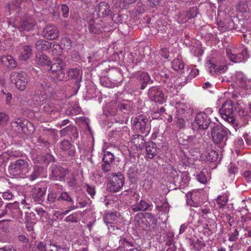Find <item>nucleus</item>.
Listing matches in <instances>:
<instances>
[{"mask_svg": "<svg viewBox=\"0 0 251 251\" xmlns=\"http://www.w3.org/2000/svg\"><path fill=\"white\" fill-rule=\"evenodd\" d=\"M230 79L232 86L241 97L251 94V79H248L242 72H236Z\"/></svg>", "mask_w": 251, "mask_h": 251, "instance_id": "nucleus-1", "label": "nucleus"}, {"mask_svg": "<svg viewBox=\"0 0 251 251\" xmlns=\"http://www.w3.org/2000/svg\"><path fill=\"white\" fill-rule=\"evenodd\" d=\"M235 110L234 103L229 100H226L219 109V113L222 118L229 123L236 130V127L238 126L237 122L234 117L233 112Z\"/></svg>", "mask_w": 251, "mask_h": 251, "instance_id": "nucleus-2", "label": "nucleus"}, {"mask_svg": "<svg viewBox=\"0 0 251 251\" xmlns=\"http://www.w3.org/2000/svg\"><path fill=\"white\" fill-rule=\"evenodd\" d=\"M29 162V160L19 159L11 163L8 169L9 174L14 176L25 177L30 168Z\"/></svg>", "mask_w": 251, "mask_h": 251, "instance_id": "nucleus-3", "label": "nucleus"}, {"mask_svg": "<svg viewBox=\"0 0 251 251\" xmlns=\"http://www.w3.org/2000/svg\"><path fill=\"white\" fill-rule=\"evenodd\" d=\"M10 81L15 84L17 89L25 90L29 82V77L23 71L13 72L10 75Z\"/></svg>", "mask_w": 251, "mask_h": 251, "instance_id": "nucleus-4", "label": "nucleus"}, {"mask_svg": "<svg viewBox=\"0 0 251 251\" xmlns=\"http://www.w3.org/2000/svg\"><path fill=\"white\" fill-rule=\"evenodd\" d=\"M226 52L227 58L235 63H240L249 57L246 50L242 51L241 53L240 49L232 46L228 47Z\"/></svg>", "mask_w": 251, "mask_h": 251, "instance_id": "nucleus-5", "label": "nucleus"}, {"mask_svg": "<svg viewBox=\"0 0 251 251\" xmlns=\"http://www.w3.org/2000/svg\"><path fill=\"white\" fill-rule=\"evenodd\" d=\"M176 124L181 127H183L188 120V116L190 112L189 108L183 103L176 102Z\"/></svg>", "mask_w": 251, "mask_h": 251, "instance_id": "nucleus-6", "label": "nucleus"}, {"mask_svg": "<svg viewBox=\"0 0 251 251\" xmlns=\"http://www.w3.org/2000/svg\"><path fill=\"white\" fill-rule=\"evenodd\" d=\"M65 66V63L60 59L55 60L50 66L51 72L56 73V77L59 81L67 80V76L64 71Z\"/></svg>", "mask_w": 251, "mask_h": 251, "instance_id": "nucleus-7", "label": "nucleus"}, {"mask_svg": "<svg viewBox=\"0 0 251 251\" xmlns=\"http://www.w3.org/2000/svg\"><path fill=\"white\" fill-rule=\"evenodd\" d=\"M212 139L215 143L224 146L227 140V132L225 129L221 126H215L212 130Z\"/></svg>", "mask_w": 251, "mask_h": 251, "instance_id": "nucleus-8", "label": "nucleus"}, {"mask_svg": "<svg viewBox=\"0 0 251 251\" xmlns=\"http://www.w3.org/2000/svg\"><path fill=\"white\" fill-rule=\"evenodd\" d=\"M148 119L146 116L140 115L132 120V124L137 132L148 135L150 131V127L147 126Z\"/></svg>", "mask_w": 251, "mask_h": 251, "instance_id": "nucleus-9", "label": "nucleus"}, {"mask_svg": "<svg viewBox=\"0 0 251 251\" xmlns=\"http://www.w3.org/2000/svg\"><path fill=\"white\" fill-rule=\"evenodd\" d=\"M11 126L15 130H18L19 132L21 131L25 134H28V128H31L29 129V133L33 132L34 131V128L31 123H28L27 121L21 119H17L12 122Z\"/></svg>", "mask_w": 251, "mask_h": 251, "instance_id": "nucleus-10", "label": "nucleus"}, {"mask_svg": "<svg viewBox=\"0 0 251 251\" xmlns=\"http://www.w3.org/2000/svg\"><path fill=\"white\" fill-rule=\"evenodd\" d=\"M111 181L108 184L109 188L113 192L119 191L123 186L125 178L121 173L112 174Z\"/></svg>", "mask_w": 251, "mask_h": 251, "instance_id": "nucleus-11", "label": "nucleus"}, {"mask_svg": "<svg viewBox=\"0 0 251 251\" xmlns=\"http://www.w3.org/2000/svg\"><path fill=\"white\" fill-rule=\"evenodd\" d=\"M148 95L151 101L159 104L163 103L166 100L165 96L161 89L156 86L150 88L148 91Z\"/></svg>", "mask_w": 251, "mask_h": 251, "instance_id": "nucleus-12", "label": "nucleus"}, {"mask_svg": "<svg viewBox=\"0 0 251 251\" xmlns=\"http://www.w3.org/2000/svg\"><path fill=\"white\" fill-rule=\"evenodd\" d=\"M210 123L211 120L208 116L203 113H199L195 117L194 126L198 129H206Z\"/></svg>", "mask_w": 251, "mask_h": 251, "instance_id": "nucleus-13", "label": "nucleus"}, {"mask_svg": "<svg viewBox=\"0 0 251 251\" xmlns=\"http://www.w3.org/2000/svg\"><path fill=\"white\" fill-rule=\"evenodd\" d=\"M42 36L48 40H55L59 36V31L54 25H47L43 29Z\"/></svg>", "mask_w": 251, "mask_h": 251, "instance_id": "nucleus-14", "label": "nucleus"}, {"mask_svg": "<svg viewBox=\"0 0 251 251\" xmlns=\"http://www.w3.org/2000/svg\"><path fill=\"white\" fill-rule=\"evenodd\" d=\"M35 48L37 50L40 51H45L50 48H53V53L57 54L56 52H54V50H57L60 49V46L57 43L52 44L47 41L41 39L36 42L35 44Z\"/></svg>", "mask_w": 251, "mask_h": 251, "instance_id": "nucleus-15", "label": "nucleus"}, {"mask_svg": "<svg viewBox=\"0 0 251 251\" xmlns=\"http://www.w3.org/2000/svg\"><path fill=\"white\" fill-rule=\"evenodd\" d=\"M203 192L202 189L194 190L191 192V199L187 201V203L195 207L198 206L201 201Z\"/></svg>", "mask_w": 251, "mask_h": 251, "instance_id": "nucleus-16", "label": "nucleus"}, {"mask_svg": "<svg viewBox=\"0 0 251 251\" xmlns=\"http://www.w3.org/2000/svg\"><path fill=\"white\" fill-rule=\"evenodd\" d=\"M96 11L98 16L101 18L106 17L112 13L109 4L105 1L99 3L96 6Z\"/></svg>", "mask_w": 251, "mask_h": 251, "instance_id": "nucleus-17", "label": "nucleus"}, {"mask_svg": "<svg viewBox=\"0 0 251 251\" xmlns=\"http://www.w3.org/2000/svg\"><path fill=\"white\" fill-rule=\"evenodd\" d=\"M45 192L46 189L44 188H41L37 185L32 189L31 195L35 202H40L43 200Z\"/></svg>", "mask_w": 251, "mask_h": 251, "instance_id": "nucleus-18", "label": "nucleus"}, {"mask_svg": "<svg viewBox=\"0 0 251 251\" xmlns=\"http://www.w3.org/2000/svg\"><path fill=\"white\" fill-rule=\"evenodd\" d=\"M46 100L47 95L45 92L41 91L39 94V92L38 91L36 94L32 97L30 104L34 106H41L45 103Z\"/></svg>", "mask_w": 251, "mask_h": 251, "instance_id": "nucleus-19", "label": "nucleus"}, {"mask_svg": "<svg viewBox=\"0 0 251 251\" xmlns=\"http://www.w3.org/2000/svg\"><path fill=\"white\" fill-rule=\"evenodd\" d=\"M118 217L117 215L114 213L107 214L104 217V221L108 226L109 232H112L115 230V229H119V228L118 227L115 228V226L113 225V222L116 221Z\"/></svg>", "mask_w": 251, "mask_h": 251, "instance_id": "nucleus-20", "label": "nucleus"}, {"mask_svg": "<svg viewBox=\"0 0 251 251\" xmlns=\"http://www.w3.org/2000/svg\"><path fill=\"white\" fill-rule=\"evenodd\" d=\"M152 208V205L151 202L141 200L139 202L133 205L132 210L134 212H138L140 211H146L151 210Z\"/></svg>", "mask_w": 251, "mask_h": 251, "instance_id": "nucleus-21", "label": "nucleus"}, {"mask_svg": "<svg viewBox=\"0 0 251 251\" xmlns=\"http://www.w3.org/2000/svg\"><path fill=\"white\" fill-rule=\"evenodd\" d=\"M207 67L208 68V71L211 75L215 73H222L225 72L227 69V66L225 64L222 65H216L210 62L206 63Z\"/></svg>", "mask_w": 251, "mask_h": 251, "instance_id": "nucleus-22", "label": "nucleus"}, {"mask_svg": "<svg viewBox=\"0 0 251 251\" xmlns=\"http://www.w3.org/2000/svg\"><path fill=\"white\" fill-rule=\"evenodd\" d=\"M249 214L250 213H249ZM249 215V214H247V213L245 215H242L241 216V221L243 223V229L244 230L247 232V233H246L245 235L248 237L251 238V226H250V225L251 224V221Z\"/></svg>", "mask_w": 251, "mask_h": 251, "instance_id": "nucleus-23", "label": "nucleus"}, {"mask_svg": "<svg viewBox=\"0 0 251 251\" xmlns=\"http://www.w3.org/2000/svg\"><path fill=\"white\" fill-rule=\"evenodd\" d=\"M228 16L230 18V19L228 20L227 17L224 21H219L217 22V25L219 28H221V30H224L226 29L224 27V25H229V27L231 28V26L234 25L232 18H236V14L233 12H229Z\"/></svg>", "mask_w": 251, "mask_h": 251, "instance_id": "nucleus-24", "label": "nucleus"}, {"mask_svg": "<svg viewBox=\"0 0 251 251\" xmlns=\"http://www.w3.org/2000/svg\"><path fill=\"white\" fill-rule=\"evenodd\" d=\"M66 75L67 76V80L70 78H73L76 80V82H80L82 79V72L78 69H71L67 72Z\"/></svg>", "mask_w": 251, "mask_h": 251, "instance_id": "nucleus-25", "label": "nucleus"}, {"mask_svg": "<svg viewBox=\"0 0 251 251\" xmlns=\"http://www.w3.org/2000/svg\"><path fill=\"white\" fill-rule=\"evenodd\" d=\"M88 29L90 33L98 34L101 32L102 27L101 25L93 20H90L88 23Z\"/></svg>", "mask_w": 251, "mask_h": 251, "instance_id": "nucleus-26", "label": "nucleus"}, {"mask_svg": "<svg viewBox=\"0 0 251 251\" xmlns=\"http://www.w3.org/2000/svg\"><path fill=\"white\" fill-rule=\"evenodd\" d=\"M6 212H10L14 217L21 216L22 212L19 208V204L15 202L14 203H9L6 206Z\"/></svg>", "mask_w": 251, "mask_h": 251, "instance_id": "nucleus-27", "label": "nucleus"}, {"mask_svg": "<svg viewBox=\"0 0 251 251\" xmlns=\"http://www.w3.org/2000/svg\"><path fill=\"white\" fill-rule=\"evenodd\" d=\"M1 62L5 66L14 68L17 66V62L11 55H3L1 57Z\"/></svg>", "mask_w": 251, "mask_h": 251, "instance_id": "nucleus-28", "label": "nucleus"}, {"mask_svg": "<svg viewBox=\"0 0 251 251\" xmlns=\"http://www.w3.org/2000/svg\"><path fill=\"white\" fill-rule=\"evenodd\" d=\"M32 54V50L31 47L28 45H25L22 48L19 58L21 60H26L30 57Z\"/></svg>", "mask_w": 251, "mask_h": 251, "instance_id": "nucleus-29", "label": "nucleus"}, {"mask_svg": "<svg viewBox=\"0 0 251 251\" xmlns=\"http://www.w3.org/2000/svg\"><path fill=\"white\" fill-rule=\"evenodd\" d=\"M36 62L37 64L41 66L50 65V60L48 57L44 54L38 53L36 54Z\"/></svg>", "mask_w": 251, "mask_h": 251, "instance_id": "nucleus-30", "label": "nucleus"}, {"mask_svg": "<svg viewBox=\"0 0 251 251\" xmlns=\"http://www.w3.org/2000/svg\"><path fill=\"white\" fill-rule=\"evenodd\" d=\"M201 222L203 223V226L205 229L212 230L216 227V224L215 221L207 217V216H203V217L201 218Z\"/></svg>", "mask_w": 251, "mask_h": 251, "instance_id": "nucleus-31", "label": "nucleus"}, {"mask_svg": "<svg viewBox=\"0 0 251 251\" xmlns=\"http://www.w3.org/2000/svg\"><path fill=\"white\" fill-rule=\"evenodd\" d=\"M146 151L147 157L151 159L157 154L158 150L155 144L151 143L146 147Z\"/></svg>", "mask_w": 251, "mask_h": 251, "instance_id": "nucleus-32", "label": "nucleus"}, {"mask_svg": "<svg viewBox=\"0 0 251 251\" xmlns=\"http://www.w3.org/2000/svg\"><path fill=\"white\" fill-rule=\"evenodd\" d=\"M229 195V193L228 192H226V193L218 196L216 201L219 207L223 208L226 204L228 201Z\"/></svg>", "mask_w": 251, "mask_h": 251, "instance_id": "nucleus-33", "label": "nucleus"}, {"mask_svg": "<svg viewBox=\"0 0 251 251\" xmlns=\"http://www.w3.org/2000/svg\"><path fill=\"white\" fill-rule=\"evenodd\" d=\"M119 103H117L116 101H113L108 103L104 108L107 110L110 115L114 116L116 114L118 109L119 108Z\"/></svg>", "mask_w": 251, "mask_h": 251, "instance_id": "nucleus-34", "label": "nucleus"}, {"mask_svg": "<svg viewBox=\"0 0 251 251\" xmlns=\"http://www.w3.org/2000/svg\"><path fill=\"white\" fill-rule=\"evenodd\" d=\"M68 248H62L50 242H46V251H68Z\"/></svg>", "mask_w": 251, "mask_h": 251, "instance_id": "nucleus-35", "label": "nucleus"}, {"mask_svg": "<svg viewBox=\"0 0 251 251\" xmlns=\"http://www.w3.org/2000/svg\"><path fill=\"white\" fill-rule=\"evenodd\" d=\"M139 78L140 79V82L142 83L141 89H145L148 83L151 80V77L149 74L146 72H142L140 74Z\"/></svg>", "mask_w": 251, "mask_h": 251, "instance_id": "nucleus-36", "label": "nucleus"}, {"mask_svg": "<svg viewBox=\"0 0 251 251\" xmlns=\"http://www.w3.org/2000/svg\"><path fill=\"white\" fill-rule=\"evenodd\" d=\"M201 137V135L198 134L194 136H188L186 140L190 146H196L200 143Z\"/></svg>", "mask_w": 251, "mask_h": 251, "instance_id": "nucleus-37", "label": "nucleus"}, {"mask_svg": "<svg viewBox=\"0 0 251 251\" xmlns=\"http://www.w3.org/2000/svg\"><path fill=\"white\" fill-rule=\"evenodd\" d=\"M172 67L174 70L176 71H178L179 70H182L184 68V64L181 60L180 59H175L172 63Z\"/></svg>", "mask_w": 251, "mask_h": 251, "instance_id": "nucleus-38", "label": "nucleus"}, {"mask_svg": "<svg viewBox=\"0 0 251 251\" xmlns=\"http://www.w3.org/2000/svg\"><path fill=\"white\" fill-rule=\"evenodd\" d=\"M132 245L130 242L127 241L125 238L121 237L119 240V249H123L124 251L128 250Z\"/></svg>", "mask_w": 251, "mask_h": 251, "instance_id": "nucleus-39", "label": "nucleus"}, {"mask_svg": "<svg viewBox=\"0 0 251 251\" xmlns=\"http://www.w3.org/2000/svg\"><path fill=\"white\" fill-rule=\"evenodd\" d=\"M34 25L35 24L33 22L23 21L21 24V29L23 31H29L33 28Z\"/></svg>", "mask_w": 251, "mask_h": 251, "instance_id": "nucleus-40", "label": "nucleus"}, {"mask_svg": "<svg viewBox=\"0 0 251 251\" xmlns=\"http://www.w3.org/2000/svg\"><path fill=\"white\" fill-rule=\"evenodd\" d=\"M119 104V108L121 110H126V111H131L132 110L133 107V103L130 101H124Z\"/></svg>", "mask_w": 251, "mask_h": 251, "instance_id": "nucleus-41", "label": "nucleus"}, {"mask_svg": "<svg viewBox=\"0 0 251 251\" xmlns=\"http://www.w3.org/2000/svg\"><path fill=\"white\" fill-rule=\"evenodd\" d=\"M43 170V168L39 165L35 166L33 168V171L30 176V179L34 180L37 178L40 175V173Z\"/></svg>", "mask_w": 251, "mask_h": 251, "instance_id": "nucleus-42", "label": "nucleus"}, {"mask_svg": "<svg viewBox=\"0 0 251 251\" xmlns=\"http://www.w3.org/2000/svg\"><path fill=\"white\" fill-rule=\"evenodd\" d=\"M237 9L241 12H244L248 9V3L245 0H241L236 4Z\"/></svg>", "mask_w": 251, "mask_h": 251, "instance_id": "nucleus-43", "label": "nucleus"}, {"mask_svg": "<svg viewBox=\"0 0 251 251\" xmlns=\"http://www.w3.org/2000/svg\"><path fill=\"white\" fill-rule=\"evenodd\" d=\"M114 160V155L109 151L104 152L102 161L103 162L112 163Z\"/></svg>", "mask_w": 251, "mask_h": 251, "instance_id": "nucleus-44", "label": "nucleus"}, {"mask_svg": "<svg viewBox=\"0 0 251 251\" xmlns=\"http://www.w3.org/2000/svg\"><path fill=\"white\" fill-rule=\"evenodd\" d=\"M187 11H182L177 16V21L179 23H185L189 19L187 14Z\"/></svg>", "mask_w": 251, "mask_h": 251, "instance_id": "nucleus-45", "label": "nucleus"}, {"mask_svg": "<svg viewBox=\"0 0 251 251\" xmlns=\"http://www.w3.org/2000/svg\"><path fill=\"white\" fill-rule=\"evenodd\" d=\"M22 0H11L10 3L7 4L9 10L11 11L18 8Z\"/></svg>", "mask_w": 251, "mask_h": 251, "instance_id": "nucleus-46", "label": "nucleus"}, {"mask_svg": "<svg viewBox=\"0 0 251 251\" xmlns=\"http://www.w3.org/2000/svg\"><path fill=\"white\" fill-rule=\"evenodd\" d=\"M61 45L67 50H69L72 46L71 41L68 38H64L61 39Z\"/></svg>", "mask_w": 251, "mask_h": 251, "instance_id": "nucleus-47", "label": "nucleus"}, {"mask_svg": "<svg viewBox=\"0 0 251 251\" xmlns=\"http://www.w3.org/2000/svg\"><path fill=\"white\" fill-rule=\"evenodd\" d=\"M59 200L64 201L68 202H73L72 199L69 195V194L66 192H63L61 193L59 198Z\"/></svg>", "mask_w": 251, "mask_h": 251, "instance_id": "nucleus-48", "label": "nucleus"}, {"mask_svg": "<svg viewBox=\"0 0 251 251\" xmlns=\"http://www.w3.org/2000/svg\"><path fill=\"white\" fill-rule=\"evenodd\" d=\"M242 176L247 182H251V167L249 170L243 171Z\"/></svg>", "mask_w": 251, "mask_h": 251, "instance_id": "nucleus-49", "label": "nucleus"}, {"mask_svg": "<svg viewBox=\"0 0 251 251\" xmlns=\"http://www.w3.org/2000/svg\"><path fill=\"white\" fill-rule=\"evenodd\" d=\"M239 236V232L237 229H235L233 232H230L229 235L228 240L231 242L236 241Z\"/></svg>", "mask_w": 251, "mask_h": 251, "instance_id": "nucleus-50", "label": "nucleus"}, {"mask_svg": "<svg viewBox=\"0 0 251 251\" xmlns=\"http://www.w3.org/2000/svg\"><path fill=\"white\" fill-rule=\"evenodd\" d=\"M71 148V144L67 141L64 140L60 143V148L63 151H68Z\"/></svg>", "mask_w": 251, "mask_h": 251, "instance_id": "nucleus-51", "label": "nucleus"}, {"mask_svg": "<svg viewBox=\"0 0 251 251\" xmlns=\"http://www.w3.org/2000/svg\"><path fill=\"white\" fill-rule=\"evenodd\" d=\"M56 198L57 194L55 192H51L48 195L47 201L49 203H52L55 201Z\"/></svg>", "mask_w": 251, "mask_h": 251, "instance_id": "nucleus-52", "label": "nucleus"}, {"mask_svg": "<svg viewBox=\"0 0 251 251\" xmlns=\"http://www.w3.org/2000/svg\"><path fill=\"white\" fill-rule=\"evenodd\" d=\"M2 197L4 200H10L13 198L14 195L10 190H8L2 193Z\"/></svg>", "mask_w": 251, "mask_h": 251, "instance_id": "nucleus-53", "label": "nucleus"}, {"mask_svg": "<svg viewBox=\"0 0 251 251\" xmlns=\"http://www.w3.org/2000/svg\"><path fill=\"white\" fill-rule=\"evenodd\" d=\"M9 119L8 116L5 113L0 112V125L6 124Z\"/></svg>", "mask_w": 251, "mask_h": 251, "instance_id": "nucleus-54", "label": "nucleus"}, {"mask_svg": "<svg viewBox=\"0 0 251 251\" xmlns=\"http://www.w3.org/2000/svg\"><path fill=\"white\" fill-rule=\"evenodd\" d=\"M31 202V201L28 198H25L24 200H22L21 201V204L23 205V207L27 209H29L30 208Z\"/></svg>", "mask_w": 251, "mask_h": 251, "instance_id": "nucleus-55", "label": "nucleus"}, {"mask_svg": "<svg viewBox=\"0 0 251 251\" xmlns=\"http://www.w3.org/2000/svg\"><path fill=\"white\" fill-rule=\"evenodd\" d=\"M65 221L66 222H77V216L76 213H73L67 216Z\"/></svg>", "mask_w": 251, "mask_h": 251, "instance_id": "nucleus-56", "label": "nucleus"}, {"mask_svg": "<svg viewBox=\"0 0 251 251\" xmlns=\"http://www.w3.org/2000/svg\"><path fill=\"white\" fill-rule=\"evenodd\" d=\"M197 179L199 182L203 184H205L207 182V179L203 172L200 173L197 175Z\"/></svg>", "mask_w": 251, "mask_h": 251, "instance_id": "nucleus-57", "label": "nucleus"}, {"mask_svg": "<svg viewBox=\"0 0 251 251\" xmlns=\"http://www.w3.org/2000/svg\"><path fill=\"white\" fill-rule=\"evenodd\" d=\"M61 10L62 13V15L64 17L67 18L69 14V7L66 4H63L61 6Z\"/></svg>", "mask_w": 251, "mask_h": 251, "instance_id": "nucleus-58", "label": "nucleus"}, {"mask_svg": "<svg viewBox=\"0 0 251 251\" xmlns=\"http://www.w3.org/2000/svg\"><path fill=\"white\" fill-rule=\"evenodd\" d=\"M188 17L189 19L195 18L197 15V9L195 8H192L190 9L189 11H187Z\"/></svg>", "mask_w": 251, "mask_h": 251, "instance_id": "nucleus-59", "label": "nucleus"}, {"mask_svg": "<svg viewBox=\"0 0 251 251\" xmlns=\"http://www.w3.org/2000/svg\"><path fill=\"white\" fill-rule=\"evenodd\" d=\"M111 163H110L103 162V163L101 165V168L103 172H109L111 170Z\"/></svg>", "mask_w": 251, "mask_h": 251, "instance_id": "nucleus-60", "label": "nucleus"}, {"mask_svg": "<svg viewBox=\"0 0 251 251\" xmlns=\"http://www.w3.org/2000/svg\"><path fill=\"white\" fill-rule=\"evenodd\" d=\"M86 190L91 197L93 198L95 194V190L94 188L88 185Z\"/></svg>", "mask_w": 251, "mask_h": 251, "instance_id": "nucleus-61", "label": "nucleus"}, {"mask_svg": "<svg viewBox=\"0 0 251 251\" xmlns=\"http://www.w3.org/2000/svg\"><path fill=\"white\" fill-rule=\"evenodd\" d=\"M199 73V71L198 69H192L189 73V76L190 77H195L198 75Z\"/></svg>", "mask_w": 251, "mask_h": 251, "instance_id": "nucleus-62", "label": "nucleus"}, {"mask_svg": "<svg viewBox=\"0 0 251 251\" xmlns=\"http://www.w3.org/2000/svg\"><path fill=\"white\" fill-rule=\"evenodd\" d=\"M228 171L231 174H235L238 172V168L233 164H231L228 168Z\"/></svg>", "mask_w": 251, "mask_h": 251, "instance_id": "nucleus-63", "label": "nucleus"}, {"mask_svg": "<svg viewBox=\"0 0 251 251\" xmlns=\"http://www.w3.org/2000/svg\"><path fill=\"white\" fill-rule=\"evenodd\" d=\"M0 251H15L14 249L11 246L8 245L0 249Z\"/></svg>", "mask_w": 251, "mask_h": 251, "instance_id": "nucleus-64", "label": "nucleus"}]
</instances>
